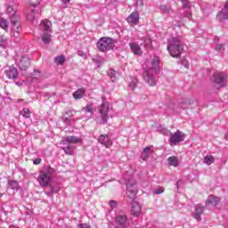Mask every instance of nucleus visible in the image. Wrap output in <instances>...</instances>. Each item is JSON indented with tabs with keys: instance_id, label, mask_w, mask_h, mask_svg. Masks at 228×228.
<instances>
[{
	"instance_id": "f257e3e1",
	"label": "nucleus",
	"mask_w": 228,
	"mask_h": 228,
	"mask_svg": "<svg viewBox=\"0 0 228 228\" xmlns=\"http://www.w3.org/2000/svg\"><path fill=\"white\" fill-rule=\"evenodd\" d=\"M160 59L153 56L151 61L144 68L142 77L150 86H156V76L159 74Z\"/></svg>"
},
{
	"instance_id": "f03ea898",
	"label": "nucleus",
	"mask_w": 228,
	"mask_h": 228,
	"mask_svg": "<svg viewBox=\"0 0 228 228\" xmlns=\"http://www.w3.org/2000/svg\"><path fill=\"white\" fill-rule=\"evenodd\" d=\"M54 172H56L55 168L45 167L43 170L40 171L37 177V183H39L40 186H43V188H47V186H49L53 181Z\"/></svg>"
},
{
	"instance_id": "7ed1b4c3",
	"label": "nucleus",
	"mask_w": 228,
	"mask_h": 228,
	"mask_svg": "<svg viewBox=\"0 0 228 228\" xmlns=\"http://www.w3.org/2000/svg\"><path fill=\"white\" fill-rule=\"evenodd\" d=\"M181 44V37H175L170 39L167 51L172 58H181V53L183 51Z\"/></svg>"
},
{
	"instance_id": "20e7f679",
	"label": "nucleus",
	"mask_w": 228,
	"mask_h": 228,
	"mask_svg": "<svg viewBox=\"0 0 228 228\" xmlns=\"http://www.w3.org/2000/svg\"><path fill=\"white\" fill-rule=\"evenodd\" d=\"M51 26H53V23L47 20H42L40 24V28L43 31L41 40L45 45L51 43V31H53Z\"/></svg>"
},
{
	"instance_id": "39448f33",
	"label": "nucleus",
	"mask_w": 228,
	"mask_h": 228,
	"mask_svg": "<svg viewBox=\"0 0 228 228\" xmlns=\"http://www.w3.org/2000/svg\"><path fill=\"white\" fill-rule=\"evenodd\" d=\"M164 134L166 136H170L169 144L170 145H177V143H181V142H184V138H186V134L181 132V130H177L175 133L172 134L169 130H164Z\"/></svg>"
},
{
	"instance_id": "423d86ee",
	"label": "nucleus",
	"mask_w": 228,
	"mask_h": 228,
	"mask_svg": "<svg viewBox=\"0 0 228 228\" xmlns=\"http://www.w3.org/2000/svg\"><path fill=\"white\" fill-rule=\"evenodd\" d=\"M11 19V26H12V37L14 38H19L20 35V31H22V28H20V22L19 21V16L17 14H12L9 16Z\"/></svg>"
},
{
	"instance_id": "0eeeda50",
	"label": "nucleus",
	"mask_w": 228,
	"mask_h": 228,
	"mask_svg": "<svg viewBox=\"0 0 228 228\" xmlns=\"http://www.w3.org/2000/svg\"><path fill=\"white\" fill-rule=\"evenodd\" d=\"M211 81L214 83L216 88H224L227 81V76L224 72L216 71L214 73Z\"/></svg>"
},
{
	"instance_id": "6e6552de",
	"label": "nucleus",
	"mask_w": 228,
	"mask_h": 228,
	"mask_svg": "<svg viewBox=\"0 0 228 228\" xmlns=\"http://www.w3.org/2000/svg\"><path fill=\"white\" fill-rule=\"evenodd\" d=\"M97 47L102 53L111 51L113 48V39L111 37H102L97 42Z\"/></svg>"
},
{
	"instance_id": "1a4fd4ad",
	"label": "nucleus",
	"mask_w": 228,
	"mask_h": 228,
	"mask_svg": "<svg viewBox=\"0 0 228 228\" xmlns=\"http://www.w3.org/2000/svg\"><path fill=\"white\" fill-rule=\"evenodd\" d=\"M110 111V105L104 102H102L99 113L101 115V118H97L96 122L98 124H107L108 123V112Z\"/></svg>"
},
{
	"instance_id": "9d476101",
	"label": "nucleus",
	"mask_w": 228,
	"mask_h": 228,
	"mask_svg": "<svg viewBox=\"0 0 228 228\" xmlns=\"http://www.w3.org/2000/svg\"><path fill=\"white\" fill-rule=\"evenodd\" d=\"M126 195L128 199L132 200L135 199L136 193H138V189L136 188V182L129 180L126 183Z\"/></svg>"
},
{
	"instance_id": "9b49d317",
	"label": "nucleus",
	"mask_w": 228,
	"mask_h": 228,
	"mask_svg": "<svg viewBox=\"0 0 228 228\" xmlns=\"http://www.w3.org/2000/svg\"><path fill=\"white\" fill-rule=\"evenodd\" d=\"M115 222L117 225L120 228H126L127 225H129V222L127 221V216L126 214L121 213L118 214L115 218Z\"/></svg>"
},
{
	"instance_id": "f8f14e48",
	"label": "nucleus",
	"mask_w": 228,
	"mask_h": 228,
	"mask_svg": "<svg viewBox=\"0 0 228 228\" xmlns=\"http://www.w3.org/2000/svg\"><path fill=\"white\" fill-rule=\"evenodd\" d=\"M216 20L219 22H225V20H228V1L224 4V8L217 13Z\"/></svg>"
},
{
	"instance_id": "ddd939ff",
	"label": "nucleus",
	"mask_w": 228,
	"mask_h": 228,
	"mask_svg": "<svg viewBox=\"0 0 228 228\" xmlns=\"http://www.w3.org/2000/svg\"><path fill=\"white\" fill-rule=\"evenodd\" d=\"M202 215H204V207H202L201 205H196L195 210L192 214L193 218H195V220H197V222H201Z\"/></svg>"
},
{
	"instance_id": "4468645a",
	"label": "nucleus",
	"mask_w": 228,
	"mask_h": 228,
	"mask_svg": "<svg viewBox=\"0 0 228 228\" xmlns=\"http://www.w3.org/2000/svg\"><path fill=\"white\" fill-rule=\"evenodd\" d=\"M99 143L102 145H104L107 147V149H110L111 145H113V141H111V138H110L109 135L101 134L98 139Z\"/></svg>"
},
{
	"instance_id": "2eb2a0df",
	"label": "nucleus",
	"mask_w": 228,
	"mask_h": 228,
	"mask_svg": "<svg viewBox=\"0 0 228 228\" xmlns=\"http://www.w3.org/2000/svg\"><path fill=\"white\" fill-rule=\"evenodd\" d=\"M126 22L128 24H134L136 26L140 22V13L138 12H133L127 18Z\"/></svg>"
},
{
	"instance_id": "dca6fc26",
	"label": "nucleus",
	"mask_w": 228,
	"mask_h": 228,
	"mask_svg": "<svg viewBox=\"0 0 228 228\" xmlns=\"http://www.w3.org/2000/svg\"><path fill=\"white\" fill-rule=\"evenodd\" d=\"M151 154H154V146L150 145L143 149L141 158L143 161H146V159H149V157L151 156Z\"/></svg>"
},
{
	"instance_id": "f3484780",
	"label": "nucleus",
	"mask_w": 228,
	"mask_h": 228,
	"mask_svg": "<svg viewBox=\"0 0 228 228\" xmlns=\"http://www.w3.org/2000/svg\"><path fill=\"white\" fill-rule=\"evenodd\" d=\"M131 214L133 216H140L142 215V205L137 201L132 202Z\"/></svg>"
},
{
	"instance_id": "a211bd4d",
	"label": "nucleus",
	"mask_w": 228,
	"mask_h": 228,
	"mask_svg": "<svg viewBox=\"0 0 228 228\" xmlns=\"http://www.w3.org/2000/svg\"><path fill=\"white\" fill-rule=\"evenodd\" d=\"M129 47L133 54H135L136 56H142V54H143V51H142V47H140V45H138V43H129Z\"/></svg>"
},
{
	"instance_id": "6ab92c4d",
	"label": "nucleus",
	"mask_w": 228,
	"mask_h": 228,
	"mask_svg": "<svg viewBox=\"0 0 228 228\" xmlns=\"http://www.w3.org/2000/svg\"><path fill=\"white\" fill-rule=\"evenodd\" d=\"M5 76L8 79H17L19 77V71L15 67H10L7 70H5Z\"/></svg>"
},
{
	"instance_id": "aec40b11",
	"label": "nucleus",
	"mask_w": 228,
	"mask_h": 228,
	"mask_svg": "<svg viewBox=\"0 0 228 228\" xmlns=\"http://www.w3.org/2000/svg\"><path fill=\"white\" fill-rule=\"evenodd\" d=\"M28 67H29V58L28 56L21 57L19 62L20 70H28Z\"/></svg>"
},
{
	"instance_id": "412c9836",
	"label": "nucleus",
	"mask_w": 228,
	"mask_h": 228,
	"mask_svg": "<svg viewBox=\"0 0 228 228\" xmlns=\"http://www.w3.org/2000/svg\"><path fill=\"white\" fill-rule=\"evenodd\" d=\"M218 202H220V198L209 195L206 200V207L209 208V206H218Z\"/></svg>"
},
{
	"instance_id": "4be33fe9",
	"label": "nucleus",
	"mask_w": 228,
	"mask_h": 228,
	"mask_svg": "<svg viewBox=\"0 0 228 228\" xmlns=\"http://www.w3.org/2000/svg\"><path fill=\"white\" fill-rule=\"evenodd\" d=\"M65 141L67 142V143L77 144V143H81V142H83V139L76 135H71V136H67Z\"/></svg>"
},
{
	"instance_id": "5701e85b",
	"label": "nucleus",
	"mask_w": 228,
	"mask_h": 228,
	"mask_svg": "<svg viewBox=\"0 0 228 228\" xmlns=\"http://www.w3.org/2000/svg\"><path fill=\"white\" fill-rule=\"evenodd\" d=\"M86 93V90H85V88L77 89L75 93H73V97L77 100L83 99Z\"/></svg>"
},
{
	"instance_id": "b1692460",
	"label": "nucleus",
	"mask_w": 228,
	"mask_h": 228,
	"mask_svg": "<svg viewBox=\"0 0 228 228\" xmlns=\"http://www.w3.org/2000/svg\"><path fill=\"white\" fill-rule=\"evenodd\" d=\"M169 167H179V158L175 156L169 157L167 159Z\"/></svg>"
},
{
	"instance_id": "393cba45",
	"label": "nucleus",
	"mask_w": 228,
	"mask_h": 228,
	"mask_svg": "<svg viewBox=\"0 0 228 228\" xmlns=\"http://www.w3.org/2000/svg\"><path fill=\"white\" fill-rule=\"evenodd\" d=\"M50 190L52 191V193H58L60 191V190H61V185L58 183H50L49 185Z\"/></svg>"
},
{
	"instance_id": "a878e982",
	"label": "nucleus",
	"mask_w": 228,
	"mask_h": 228,
	"mask_svg": "<svg viewBox=\"0 0 228 228\" xmlns=\"http://www.w3.org/2000/svg\"><path fill=\"white\" fill-rule=\"evenodd\" d=\"M72 111L73 110H69L66 112V114L63 117V122L66 124V126H70V122L72 120Z\"/></svg>"
},
{
	"instance_id": "bb28decb",
	"label": "nucleus",
	"mask_w": 228,
	"mask_h": 228,
	"mask_svg": "<svg viewBox=\"0 0 228 228\" xmlns=\"http://www.w3.org/2000/svg\"><path fill=\"white\" fill-rule=\"evenodd\" d=\"M62 151H64V152L66 154H69V156H72V154H74V146H72L71 144H65L62 147Z\"/></svg>"
},
{
	"instance_id": "cd10ccee",
	"label": "nucleus",
	"mask_w": 228,
	"mask_h": 228,
	"mask_svg": "<svg viewBox=\"0 0 228 228\" xmlns=\"http://www.w3.org/2000/svg\"><path fill=\"white\" fill-rule=\"evenodd\" d=\"M9 26L10 22L8 21V20L4 18L0 19V28H2V29H4V31H8Z\"/></svg>"
},
{
	"instance_id": "c85d7f7f",
	"label": "nucleus",
	"mask_w": 228,
	"mask_h": 228,
	"mask_svg": "<svg viewBox=\"0 0 228 228\" xmlns=\"http://www.w3.org/2000/svg\"><path fill=\"white\" fill-rule=\"evenodd\" d=\"M36 13L37 14V15H40V12H37V10H32L31 12H30V13H28V15H27V20H28V22H33V20H35V15H36Z\"/></svg>"
},
{
	"instance_id": "c756f323",
	"label": "nucleus",
	"mask_w": 228,
	"mask_h": 228,
	"mask_svg": "<svg viewBox=\"0 0 228 228\" xmlns=\"http://www.w3.org/2000/svg\"><path fill=\"white\" fill-rule=\"evenodd\" d=\"M108 75L110 77V81L112 82H115V80L118 77V73L115 69H110L108 71Z\"/></svg>"
},
{
	"instance_id": "7c9ffc66",
	"label": "nucleus",
	"mask_w": 228,
	"mask_h": 228,
	"mask_svg": "<svg viewBox=\"0 0 228 228\" xmlns=\"http://www.w3.org/2000/svg\"><path fill=\"white\" fill-rule=\"evenodd\" d=\"M82 111H84V113H91V115H94L95 110H94L92 105L87 104L86 107L82 108Z\"/></svg>"
},
{
	"instance_id": "2f4dec72",
	"label": "nucleus",
	"mask_w": 228,
	"mask_h": 228,
	"mask_svg": "<svg viewBox=\"0 0 228 228\" xmlns=\"http://www.w3.org/2000/svg\"><path fill=\"white\" fill-rule=\"evenodd\" d=\"M7 13L9 16L15 15V5H13V2L9 4V6L7 7Z\"/></svg>"
},
{
	"instance_id": "473e14b6",
	"label": "nucleus",
	"mask_w": 228,
	"mask_h": 228,
	"mask_svg": "<svg viewBox=\"0 0 228 228\" xmlns=\"http://www.w3.org/2000/svg\"><path fill=\"white\" fill-rule=\"evenodd\" d=\"M8 186L11 188V190H19V183L17 181H9Z\"/></svg>"
},
{
	"instance_id": "72a5a7b5",
	"label": "nucleus",
	"mask_w": 228,
	"mask_h": 228,
	"mask_svg": "<svg viewBox=\"0 0 228 228\" xmlns=\"http://www.w3.org/2000/svg\"><path fill=\"white\" fill-rule=\"evenodd\" d=\"M54 61L57 65H63L65 63V56L60 55L55 57Z\"/></svg>"
},
{
	"instance_id": "f704fd0d",
	"label": "nucleus",
	"mask_w": 228,
	"mask_h": 228,
	"mask_svg": "<svg viewBox=\"0 0 228 228\" xmlns=\"http://www.w3.org/2000/svg\"><path fill=\"white\" fill-rule=\"evenodd\" d=\"M20 115H22V117H24V118H30L31 111L29 110V109L25 108L21 110Z\"/></svg>"
},
{
	"instance_id": "c9c22d12",
	"label": "nucleus",
	"mask_w": 228,
	"mask_h": 228,
	"mask_svg": "<svg viewBox=\"0 0 228 228\" xmlns=\"http://www.w3.org/2000/svg\"><path fill=\"white\" fill-rule=\"evenodd\" d=\"M137 84H138V79H136V77H133L132 81L128 84V86L132 90H134V88H136Z\"/></svg>"
},
{
	"instance_id": "e433bc0d",
	"label": "nucleus",
	"mask_w": 228,
	"mask_h": 228,
	"mask_svg": "<svg viewBox=\"0 0 228 228\" xmlns=\"http://www.w3.org/2000/svg\"><path fill=\"white\" fill-rule=\"evenodd\" d=\"M215 162V159H213V157H211L210 155H207L204 159V163H206L207 165H212V163Z\"/></svg>"
},
{
	"instance_id": "4c0bfd02",
	"label": "nucleus",
	"mask_w": 228,
	"mask_h": 228,
	"mask_svg": "<svg viewBox=\"0 0 228 228\" xmlns=\"http://www.w3.org/2000/svg\"><path fill=\"white\" fill-rule=\"evenodd\" d=\"M224 49H225V47H224V44H219L216 46V51H217L220 53H224Z\"/></svg>"
},
{
	"instance_id": "58836bf2",
	"label": "nucleus",
	"mask_w": 228,
	"mask_h": 228,
	"mask_svg": "<svg viewBox=\"0 0 228 228\" xmlns=\"http://www.w3.org/2000/svg\"><path fill=\"white\" fill-rule=\"evenodd\" d=\"M160 10L162 13H170V8L167 7V5H161Z\"/></svg>"
},
{
	"instance_id": "ea45409f",
	"label": "nucleus",
	"mask_w": 228,
	"mask_h": 228,
	"mask_svg": "<svg viewBox=\"0 0 228 228\" xmlns=\"http://www.w3.org/2000/svg\"><path fill=\"white\" fill-rule=\"evenodd\" d=\"M165 191L164 188H157L153 191L154 195H161Z\"/></svg>"
},
{
	"instance_id": "a19ab883",
	"label": "nucleus",
	"mask_w": 228,
	"mask_h": 228,
	"mask_svg": "<svg viewBox=\"0 0 228 228\" xmlns=\"http://www.w3.org/2000/svg\"><path fill=\"white\" fill-rule=\"evenodd\" d=\"M182 4L183 6V8H191V4H190V2L188 0H182Z\"/></svg>"
},
{
	"instance_id": "79ce46f5",
	"label": "nucleus",
	"mask_w": 228,
	"mask_h": 228,
	"mask_svg": "<svg viewBox=\"0 0 228 228\" xmlns=\"http://www.w3.org/2000/svg\"><path fill=\"white\" fill-rule=\"evenodd\" d=\"M109 206L110 207V209H115V208H117V201L115 200H110L109 202Z\"/></svg>"
},
{
	"instance_id": "37998d69",
	"label": "nucleus",
	"mask_w": 228,
	"mask_h": 228,
	"mask_svg": "<svg viewBox=\"0 0 228 228\" xmlns=\"http://www.w3.org/2000/svg\"><path fill=\"white\" fill-rule=\"evenodd\" d=\"M39 3H40V0H29L30 6H37Z\"/></svg>"
},
{
	"instance_id": "c03bdc74",
	"label": "nucleus",
	"mask_w": 228,
	"mask_h": 228,
	"mask_svg": "<svg viewBox=\"0 0 228 228\" xmlns=\"http://www.w3.org/2000/svg\"><path fill=\"white\" fill-rule=\"evenodd\" d=\"M40 163H42V159H35L33 160L34 165H40Z\"/></svg>"
},
{
	"instance_id": "a18cd8bd",
	"label": "nucleus",
	"mask_w": 228,
	"mask_h": 228,
	"mask_svg": "<svg viewBox=\"0 0 228 228\" xmlns=\"http://www.w3.org/2000/svg\"><path fill=\"white\" fill-rule=\"evenodd\" d=\"M78 228H91L88 224H78Z\"/></svg>"
},
{
	"instance_id": "49530a36",
	"label": "nucleus",
	"mask_w": 228,
	"mask_h": 228,
	"mask_svg": "<svg viewBox=\"0 0 228 228\" xmlns=\"http://www.w3.org/2000/svg\"><path fill=\"white\" fill-rule=\"evenodd\" d=\"M182 65H183V67H185V69H188V67H190V65L188 64V61H186V60L182 61Z\"/></svg>"
},
{
	"instance_id": "de8ad7c7",
	"label": "nucleus",
	"mask_w": 228,
	"mask_h": 228,
	"mask_svg": "<svg viewBox=\"0 0 228 228\" xmlns=\"http://www.w3.org/2000/svg\"><path fill=\"white\" fill-rule=\"evenodd\" d=\"M77 54L81 56V58H86V53H85L83 51H78Z\"/></svg>"
},
{
	"instance_id": "09e8293b",
	"label": "nucleus",
	"mask_w": 228,
	"mask_h": 228,
	"mask_svg": "<svg viewBox=\"0 0 228 228\" xmlns=\"http://www.w3.org/2000/svg\"><path fill=\"white\" fill-rule=\"evenodd\" d=\"M184 17H186V19H191V12H186L185 14H184Z\"/></svg>"
},
{
	"instance_id": "8fccbe9b",
	"label": "nucleus",
	"mask_w": 228,
	"mask_h": 228,
	"mask_svg": "<svg viewBox=\"0 0 228 228\" xmlns=\"http://www.w3.org/2000/svg\"><path fill=\"white\" fill-rule=\"evenodd\" d=\"M45 195H47V197H53V195H54V192H53V191H52V190H50V191H49V192L45 191Z\"/></svg>"
},
{
	"instance_id": "3c124183",
	"label": "nucleus",
	"mask_w": 228,
	"mask_h": 228,
	"mask_svg": "<svg viewBox=\"0 0 228 228\" xmlns=\"http://www.w3.org/2000/svg\"><path fill=\"white\" fill-rule=\"evenodd\" d=\"M151 39H148V40L144 41L145 47H149V45H151Z\"/></svg>"
},
{
	"instance_id": "603ef678",
	"label": "nucleus",
	"mask_w": 228,
	"mask_h": 228,
	"mask_svg": "<svg viewBox=\"0 0 228 228\" xmlns=\"http://www.w3.org/2000/svg\"><path fill=\"white\" fill-rule=\"evenodd\" d=\"M136 1V4H138L139 6H143V0H135Z\"/></svg>"
},
{
	"instance_id": "864d4df0",
	"label": "nucleus",
	"mask_w": 228,
	"mask_h": 228,
	"mask_svg": "<svg viewBox=\"0 0 228 228\" xmlns=\"http://www.w3.org/2000/svg\"><path fill=\"white\" fill-rule=\"evenodd\" d=\"M63 4H67V3H70V0H62Z\"/></svg>"
},
{
	"instance_id": "5fc2aeb1",
	"label": "nucleus",
	"mask_w": 228,
	"mask_h": 228,
	"mask_svg": "<svg viewBox=\"0 0 228 228\" xmlns=\"http://www.w3.org/2000/svg\"><path fill=\"white\" fill-rule=\"evenodd\" d=\"M180 184H181V181H178V182L176 183L177 188H179Z\"/></svg>"
},
{
	"instance_id": "6e6d98bb",
	"label": "nucleus",
	"mask_w": 228,
	"mask_h": 228,
	"mask_svg": "<svg viewBox=\"0 0 228 228\" xmlns=\"http://www.w3.org/2000/svg\"><path fill=\"white\" fill-rule=\"evenodd\" d=\"M34 3H37V0H34Z\"/></svg>"
}]
</instances>
